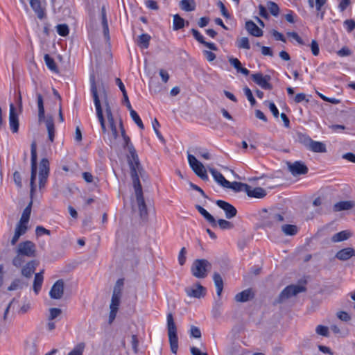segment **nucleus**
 I'll list each match as a JSON object with an SVG mask.
<instances>
[{
    "label": "nucleus",
    "instance_id": "45",
    "mask_svg": "<svg viewBox=\"0 0 355 355\" xmlns=\"http://www.w3.org/2000/svg\"><path fill=\"white\" fill-rule=\"evenodd\" d=\"M237 47L239 49H250V44L249 42V40L246 37H243L240 38L237 40Z\"/></svg>",
    "mask_w": 355,
    "mask_h": 355
},
{
    "label": "nucleus",
    "instance_id": "49",
    "mask_svg": "<svg viewBox=\"0 0 355 355\" xmlns=\"http://www.w3.org/2000/svg\"><path fill=\"white\" fill-rule=\"evenodd\" d=\"M121 297V296L115 295L112 294V300H111V303H110V309H119V304H120Z\"/></svg>",
    "mask_w": 355,
    "mask_h": 355
},
{
    "label": "nucleus",
    "instance_id": "59",
    "mask_svg": "<svg viewBox=\"0 0 355 355\" xmlns=\"http://www.w3.org/2000/svg\"><path fill=\"white\" fill-rule=\"evenodd\" d=\"M191 336L195 338H200L201 337V331L197 327L192 326L190 329Z\"/></svg>",
    "mask_w": 355,
    "mask_h": 355
},
{
    "label": "nucleus",
    "instance_id": "44",
    "mask_svg": "<svg viewBox=\"0 0 355 355\" xmlns=\"http://www.w3.org/2000/svg\"><path fill=\"white\" fill-rule=\"evenodd\" d=\"M85 347L84 343H80L73 347L68 355H83Z\"/></svg>",
    "mask_w": 355,
    "mask_h": 355
},
{
    "label": "nucleus",
    "instance_id": "30",
    "mask_svg": "<svg viewBox=\"0 0 355 355\" xmlns=\"http://www.w3.org/2000/svg\"><path fill=\"white\" fill-rule=\"evenodd\" d=\"M215 286L216 288V293L218 297L221 295L223 289V281L220 274L215 272L213 276Z\"/></svg>",
    "mask_w": 355,
    "mask_h": 355
},
{
    "label": "nucleus",
    "instance_id": "10",
    "mask_svg": "<svg viewBox=\"0 0 355 355\" xmlns=\"http://www.w3.org/2000/svg\"><path fill=\"white\" fill-rule=\"evenodd\" d=\"M17 252L23 256L33 257L35 254V245L30 241H26L19 244Z\"/></svg>",
    "mask_w": 355,
    "mask_h": 355
},
{
    "label": "nucleus",
    "instance_id": "50",
    "mask_svg": "<svg viewBox=\"0 0 355 355\" xmlns=\"http://www.w3.org/2000/svg\"><path fill=\"white\" fill-rule=\"evenodd\" d=\"M315 331L318 335L327 337L329 336V329L326 326L318 325Z\"/></svg>",
    "mask_w": 355,
    "mask_h": 355
},
{
    "label": "nucleus",
    "instance_id": "3",
    "mask_svg": "<svg viewBox=\"0 0 355 355\" xmlns=\"http://www.w3.org/2000/svg\"><path fill=\"white\" fill-rule=\"evenodd\" d=\"M166 319L171 350L173 354H176L178 349V338L177 335V328L173 320V314L171 313H168Z\"/></svg>",
    "mask_w": 355,
    "mask_h": 355
},
{
    "label": "nucleus",
    "instance_id": "38",
    "mask_svg": "<svg viewBox=\"0 0 355 355\" xmlns=\"http://www.w3.org/2000/svg\"><path fill=\"white\" fill-rule=\"evenodd\" d=\"M31 207L32 201L30 202V203L26 206V207L23 211L21 218L19 220V221L21 222V223L28 224L31 216Z\"/></svg>",
    "mask_w": 355,
    "mask_h": 355
},
{
    "label": "nucleus",
    "instance_id": "32",
    "mask_svg": "<svg viewBox=\"0 0 355 355\" xmlns=\"http://www.w3.org/2000/svg\"><path fill=\"white\" fill-rule=\"evenodd\" d=\"M308 149L315 153H325L327 150L323 143L313 140H312Z\"/></svg>",
    "mask_w": 355,
    "mask_h": 355
},
{
    "label": "nucleus",
    "instance_id": "19",
    "mask_svg": "<svg viewBox=\"0 0 355 355\" xmlns=\"http://www.w3.org/2000/svg\"><path fill=\"white\" fill-rule=\"evenodd\" d=\"M245 28L250 35L254 37H261L263 35V31L252 20L245 22Z\"/></svg>",
    "mask_w": 355,
    "mask_h": 355
},
{
    "label": "nucleus",
    "instance_id": "39",
    "mask_svg": "<svg viewBox=\"0 0 355 355\" xmlns=\"http://www.w3.org/2000/svg\"><path fill=\"white\" fill-rule=\"evenodd\" d=\"M184 19L179 15L176 14L173 16V28L174 31H178L184 26Z\"/></svg>",
    "mask_w": 355,
    "mask_h": 355
},
{
    "label": "nucleus",
    "instance_id": "6",
    "mask_svg": "<svg viewBox=\"0 0 355 355\" xmlns=\"http://www.w3.org/2000/svg\"><path fill=\"white\" fill-rule=\"evenodd\" d=\"M188 162L194 173L202 180H207L208 175L204 165L195 156L188 154Z\"/></svg>",
    "mask_w": 355,
    "mask_h": 355
},
{
    "label": "nucleus",
    "instance_id": "63",
    "mask_svg": "<svg viewBox=\"0 0 355 355\" xmlns=\"http://www.w3.org/2000/svg\"><path fill=\"white\" fill-rule=\"evenodd\" d=\"M217 6L220 8V12H221L223 16L226 17V18H229L230 17V15L228 13L227 10L226 9L224 3L222 1H219L217 3Z\"/></svg>",
    "mask_w": 355,
    "mask_h": 355
},
{
    "label": "nucleus",
    "instance_id": "42",
    "mask_svg": "<svg viewBox=\"0 0 355 355\" xmlns=\"http://www.w3.org/2000/svg\"><path fill=\"white\" fill-rule=\"evenodd\" d=\"M218 226L222 230H231L234 227V225L225 219H219L216 220V227Z\"/></svg>",
    "mask_w": 355,
    "mask_h": 355
},
{
    "label": "nucleus",
    "instance_id": "55",
    "mask_svg": "<svg viewBox=\"0 0 355 355\" xmlns=\"http://www.w3.org/2000/svg\"><path fill=\"white\" fill-rule=\"evenodd\" d=\"M187 250L184 247L182 248L178 254V262L180 265L183 266L186 261Z\"/></svg>",
    "mask_w": 355,
    "mask_h": 355
},
{
    "label": "nucleus",
    "instance_id": "57",
    "mask_svg": "<svg viewBox=\"0 0 355 355\" xmlns=\"http://www.w3.org/2000/svg\"><path fill=\"white\" fill-rule=\"evenodd\" d=\"M24 259H23V255L17 253V255L12 259V264L19 268L21 267L24 263Z\"/></svg>",
    "mask_w": 355,
    "mask_h": 355
},
{
    "label": "nucleus",
    "instance_id": "21",
    "mask_svg": "<svg viewBox=\"0 0 355 355\" xmlns=\"http://www.w3.org/2000/svg\"><path fill=\"white\" fill-rule=\"evenodd\" d=\"M353 256H355V250L352 248L342 249L336 254V257L341 261L348 260Z\"/></svg>",
    "mask_w": 355,
    "mask_h": 355
},
{
    "label": "nucleus",
    "instance_id": "22",
    "mask_svg": "<svg viewBox=\"0 0 355 355\" xmlns=\"http://www.w3.org/2000/svg\"><path fill=\"white\" fill-rule=\"evenodd\" d=\"M196 208L212 227H216V220L211 214L200 205H196Z\"/></svg>",
    "mask_w": 355,
    "mask_h": 355
},
{
    "label": "nucleus",
    "instance_id": "17",
    "mask_svg": "<svg viewBox=\"0 0 355 355\" xmlns=\"http://www.w3.org/2000/svg\"><path fill=\"white\" fill-rule=\"evenodd\" d=\"M64 293V282L62 279H59L55 282L53 285L49 295L52 299H60Z\"/></svg>",
    "mask_w": 355,
    "mask_h": 355
},
{
    "label": "nucleus",
    "instance_id": "2",
    "mask_svg": "<svg viewBox=\"0 0 355 355\" xmlns=\"http://www.w3.org/2000/svg\"><path fill=\"white\" fill-rule=\"evenodd\" d=\"M90 91L93 98L96 114L97 119L100 123L101 128L103 133L107 132V128L105 125V120L103 112V107L101 103V101L98 96L97 86L95 80V76L94 74L90 75Z\"/></svg>",
    "mask_w": 355,
    "mask_h": 355
},
{
    "label": "nucleus",
    "instance_id": "46",
    "mask_svg": "<svg viewBox=\"0 0 355 355\" xmlns=\"http://www.w3.org/2000/svg\"><path fill=\"white\" fill-rule=\"evenodd\" d=\"M56 31L62 37H65L69 35V29L66 24H58L56 26Z\"/></svg>",
    "mask_w": 355,
    "mask_h": 355
},
{
    "label": "nucleus",
    "instance_id": "60",
    "mask_svg": "<svg viewBox=\"0 0 355 355\" xmlns=\"http://www.w3.org/2000/svg\"><path fill=\"white\" fill-rule=\"evenodd\" d=\"M13 179L15 184L18 188H21L22 182H21V176L19 172L15 171L13 173Z\"/></svg>",
    "mask_w": 355,
    "mask_h": 355
},
{
    "label": "nucleus",
    "instance_id": "27",
    "mask_svg": "<svg viewBox=\"0 0 355 355\" xmlns=\"http://www.w3.org/2000/svg\"><path fill=\"white\" fill-rule=\"evenodd\" d=\"M37 107H38V119L40 122L45 120V111L44 107V102L42 96L37 94Z\"/></svg>",
    "mask_w": 355,
    "mask_h": 355
},
{
    "label": "nucleus",
    "instance_id": "18",
    "mask_svg": "<svg viewBox=\"0 0 355 355\" xmlns=\"http://www.w3.org/2000/svg\"><path fill=\"white\" fill-rule=\"evenodd\" d=\"M245 193L250 198H263L266 196V191L261 187L252 188L248 184Z\"/></svg>",
    "mask_w": 355,
    "mask_h": 355
},
{
    "label": "nucleus",
    "instance_id": "64",
    "mask_svg": "<svg viewBox=\"0 0 355 355\" xmlns=\"http://www.w3.org/2000/svg\"><path fill=\"white\" fill-rule=\"evenodd\" d=\"M272 35L274 38L277 41H282L283 42H286V38L284 35L276 30H273L272 31Z\"/></svg>",
    "mask_w": 355,
    "mask_h": 355
},
{
    "label": "nucleus",
    "instance_id": "15",
    "mask_svg": "<svg viewBox=\"0 0 355 355\" xmlns=\"http://www.w3.org/2000/svg\"><path fill=\"white\" fill-rule=\"evenodd\" d=\"M187 295L191 297L201 298L206 294V289L200 284H196L191 287H187L185 288Z\"/></svg>",
    "mask_w": 355,
    "mask_h": 355
},
{
    "label": "nucleus",
    "instance_id": "33",
    "mask_svg": "<svg viewBox=\"0 0 355 355\" xmlns=\"http://www.w3.org/2000/svg\"><path fill=\"white\" fill-rule=\"evenodd\" d=\"M120 130H121V136L124 141L123 146H124V148H127L128 150L129 151V153H131L130 148H135V147L132 145V144L131 143L130 137L128 135H126L125 129L123 128V123L121 121L120 122Z\"/></svg>",
    "mask_w": 355,
    "mask_h": 355
},
{
    "label": "nucleus",
    "instance_id": "14",
    "mask_svg": "<svg viewBox=\"0 0 355 355\" xmlns=\"http://www.w3.org/2000/svg\"><path fill=\"white\" fill-rule=\"evenodd\" d=\"M288 168L291 174L294 176L305 175L308 173L307 166L300 161L293 163H288Z\"/></svg>",
    "mask_w": 355,
    "mask_h": 355
},
{
    "label": "nucleus",
    "instance_id": "43",
    "mask_svg": "<svg viewBox=\"0 0 355 355\" xmlns=\"http://www.w3.org/2000/svg\"><path fill=\"white\" fill-rule=\"evenodd\" d=\"M267 7L269 10L271 15H272L275 17H277L279 15V8L278 5L273 2V1H268L267 2Z\"/></svg>",
    "mask_w": 355,
    "mask_h": 355
},
{
    "label": "nucleus",
    "instance_id": "62",
    "mask_svg": "<svg viewBox=\"0 0 355 355\" xmlns=\"http://www.w3.org/2000/svg\"><path fill=\"white\" fill-rule=\"evenodd\" d=\"M191 33L195 37V39L199 42L200 43L205 42L204 37L200 34V33L196 29H191Z\"/></svg>",
    "mask_w": 355,
    "mask_h": 355
},
{
    "label": "nucleus",
    "instance_id": "13",
    "mask_svg": "<svg viewBox=\"0 0 355 355\" xmlns=\"http://www.w3.org/2000/svg\"><path fill=\"white\" fill-rule=\"evenodd\" d=\"M310 8L315 7L316 17L320 20H323L326 8L324 7L327 0H308Z\"/></svg>",
    "mask_w": 355,
    "mask_h": 355
},
{
    "label": "nucleus",
    "instance_id": "31",
    "mask_svg": "<svg viewBox=\"0 0 355 355\" xmlns=\"http://www.w3.org/2000/svg\"><path fill=\"white\" fill-rule=\"evenodd\" d=\"M196 2L194 0H181L180 7L182 10L191 12L196 9Z\"/></svg>",
    "mask_w": 355,
    "mask_h": 355
},
{
    "label": "nucleus",
    "instance_id": "34",
    "mask_svg": "<svg viewBox=\"0 0 355 355\" xmlns=\"http://www.w3.org/2000/svg\"><path fill=\"white\" fill-rule=\"evenodd\" d=\"M42 271L38 273H36L34 278L33 282V290L36 294L38 293V292L40 291L42 282H43V275H42Z\"/></svg>",
    "mask_w": 355,
    "mask_h": 355
},
{
    "label": "nucleus",
    "instance_id": "25",
    "mask_svg": "<svg viewBox=\"0 0 355 355\" xmlns=\"http://www.w3.org/2000/svg\"><path fill=\"white\" fill-rule=\"evenodd\" d=\"M253 297V293L250 289L244 290L235 295V300L238 302H245Z\"/></svg>",
    "mask_w": 355,
    "mask_h": 355
},
{
    "label": "nucleus",
    "instance_id": "23",
    "mask_svg": "<svg viewBox=\"0 0 355 355\" xmlns=\"http://www.w3.org/2000/svg\"><path fill=\"white\" fill-rule=\"evenodd\" d=\"M355 205V203L351 200L340 201L336 203L333 207L334 211H340L345 210H349L352 209Z\"/></svg>",
    "mask_w": 355,
    "mask_h": 355
},
{
    "label": "nucleus",
    "instance_id": "58",
    "mask_svg": "<svg viewBox=\"0 0 355 355\" xmlns=\"http://www.w3.org/2000/svg\"><path fill=\"white\" fill-rule=\"evenodd\" d=\"M293 101L295 103H300L302 101L308 103L309 101L306 98V94L304 93H299L293 98Z\"/></svg>",
    "mask_w": 355,
    "mask_h": 355
},
{
    "label": "nucleus",
    "instance_id": "29",
    "mask_svg": "<svg viewBox=\"0 0 355 355\" xmlns=\"http://www.w3.org/2000/svg\"><path fill=\"white\" fill-rule=\"evenodd\" d=\"M45 123L48 131L49 139L51 142H53L55 136V127L53 118L51 116L48 117L45 120Z\"/></svg>",
    "mask_w": 355,
    "mask_h": 355
},
{
    "label": "nucleus",
    "instance_id": "26",
    "mask_svg": "<svg viewBox=\"0 0 355 355\" xmlns=\"http://www.w3.org/2000/svg\"><path fill=\"white\" fill-rule=\"evenodd\" d=\"M228 184H225L224 188L231 189L235 192L239 191H245L246 188H248V184L245 183L239 182H230L228 181Z\"/></svg>",
    "mask_w": 355,
    "mask_h": 355
},
{
    "label": "nucleus",
    "instance_id": "16",
    "mask_svg": "<svg viewBox=\"0 0 355 355\" xmlns=\"http://www.w3.org/2000/svg\"><path fill=\"white\" fill-rule=\"evenodd\" d=\"M9 125L10 130L13 133H16L19 130V119L15 112V107L13 103L10 105L9 110Z\"/></svg>",
    "mask_w": 355,
    "mask_h": 355
},
{
    "label": "nucleus",
    "instance_id": "53",
    "mask_svg": "<svg viewBox=\"0 0 355 355\" xmlns=\"http://www.w3.org/2000/svg\"><path fill=\"white\" fill-rule=\"evenodd\" d=\"M343 24L349 33H351L355 28V20L354 19H346L344 21Z\"/></svg>",
    "mask_w": 355,
    "mask_h": 355
},
{
    "label": "nucleus",
    "instance_id": "7",
    "mask_svg": "<svg viewBox=\"0 0 355 355\" xmlns=\"http://www.w3.org/2000/svg\"><path fill=\"white\" fill-rule=\"evenodd\" d=\"M304 291V287L298 285H289L286 286L279 294L277 303H282L284 300L296 295Z\"/></svg>",
    "mask_w": 355,
    "mask_h": 355
},
{
    "label": "nucleus",
    "instance_id": "5",
    "mask_svg": "<svg viewBox=\"0 0 355 355\" xmlns=\"http://www.w3.org/2000/svg\"><path fill=\"white\" fill-rule=\"evenodd\" d=\"M31 174L30 180L31 196L33 197L36 189L35 179L37 175V146L35 142H33L31 146Z\"/></svg>",
    "mask_w": 355,
    "mask_h": 355
},
{
    "label": "nucleus",
    "instance_id": "35",
    "mask_svg": "<svg viewBox=\"0 0 355 355\" xmlns=\"http://www.w3.org/2000/svg\"><path fill=\"white\" fill-rule=\"evenodd\" d=\"M103 105L105 107V114L108 121L109 123H115L114 116L111 110V106L107 99V97L105 96L103 99Z\"/></svg>",
    "mask_w": 355,
    "mask_h": 355
},
{
    "label": "nucleus",
    "instance_id": "12",
    "mask_svg": "<svg viewBox=\"0 0 355 355\" xmlns=\"http://www.w3.org/2000/svg\"><path fill=\"white\" fill-rule=\"evenodd\" d=\"M216 204L225 211L226 218L232 219L236 216L237 210L230 203L222 200H218L216 201Z\"/></svg>",
    "mask_w": 355,
    "mask_h": 355
},
{
    "label": "nucleus",
    "instance_id": "4",
    "mask_svg": "<svg viewBox=\"0 0 355 355\" xmlns=\"http://www.w3.org/2000/svg\"><path fill=\"white\" fill-rule=\"evenodd\" d=\"M211 263L206 259H196L191 268L193 276L196 278L203 279L207 276V272L211 268Z\"/></svg>",
    "mask_w": 355,
    "mask_h": 355
},
{
    "label": "nucleus",
    "instance_id": "20",
    "mask_svg": "<svg viewBox=\"0 0 355 355\" xmlns=\"http://www.w3.org/2000/svg\"><path fill=\"white\" fill-rule=\"evenodd\" d=\"M30 6L39 19H42L45 17V11L44 8H42L40 0H31Z\"/></svg>",
    "mask_w": 355,
    "mask_h": 355
},
{
    "label": "nucleus",
    "instance_id": "54",
    "mask_svg": "<svg viewBox=\"0 0 355 355\" xmlns=\"http://www.w3.org/2000/svg\"><path fill=\"white\" fill-rule=\"evenodd\" d=\"M27 224L26 223H21V222L19 221V223L17 224L15 232L20 234V235L24 234L27 231Z\"/></svg>",
    "mask_w": 355,
    "mask_h": 355
},
{
    "label": "nucleus",
    "instance_id": "11",
    "mask_svg": "<svg viewBox=\"0 0 355 355\" xmlns=\"http://www.w3.org/2000/svg\"><path fill=\"white\" fill-rule=\"evenodd\" d=\"M252 80L263 89H271L272 85L269 83L271 79L270 75L263 76L261 73H254L251 76Z\"/></svg>",
    "mask_w": 355,
    "mask_h": 355
},
{
    "label": "nucleus",
    "instance_id": "9",
    "mask_svg": "<svg viewBox=\"0 0 355 355\" xmlns=\"http://www.w3.org/2000/svg\"><path fill=\"white\" fill-rule=\"evenodd\" d=\"M135 191L140 217L141 219L146 220L148 216V212L147 207L143 196L142 187H135Z\"/></svg>",
    "mask_w": 355,
    "mask_h": 355
},
{
    "label": "nucleus",
    "instance_id": "28",
    "mask_svg": "<svg viewBox=\"0 0 355 355\" xmlns=\"http://www.w3.org/2000/svg\"><path fill=\"white\" fill-rule=\"evenodd\" d=\"M35 261H31L28 262L22 268L21 274L26 277H31L32 274L35 272Z\"/></svg>",
    "mask_w": 355,
    "mask_h": 355
},
{
    "label": "nucleus",
    "instance_id": "52",
    "mask_svg": "<svg viewBox=\"0 0 355 355\" xmlns=\"http://www.w3.org/2000/svg\"><path fill=\"white\" fill-rule=\"evenodd\" d=\"M243 92L245 95L246 96L248 100L250 101L252 105H254L256 103V101L252 95V91L248 87H245L243 88Z\"/></svg>",
    "mask_w": 355,
    "mask_h": 355
},
{
    "label": "nucleus",
    "instance_id": "1",
    "mask_svg": "<svg viewBox=\"0 0 355 355\" xmlns=\"http://www.w3.org/2000/svg\"><path fill=\"white\" fill-rule=\"evenodd\" d=\"M131 153L128 155V162L130 169L134 188L141 187L139 177H142L144 170L141 166L137 153L135 148H130Z\"/></svg>",
    "mask_w": 355,
    "mask_h": 355
},
{
    "label": "nucleus",
    "instance_id": "47",
    "mask_svg": "<svg viewBox=\"0 0 355 355\" xmlns=\"http://www.w3.org/2000/svg\"><path fill=\"white\" fill-rule=\"evenodd\" d=\"M152 125L157 137L161 141L164 142V139L158 130V128L160 126V125L157 119H154V120L152 121Z\"/></svg>",
    "mask_w": 355,
    "mask_h": 355
},
{
    "label": "nucleus",
    "instance_id": "37",
    "mask_svg": "<svg viewBox=\"0 0 355 355\" xmlns=\"http://www.w3.org/2000/svg\"><path fill=\"white\" fill-rule=\"evenodd\" d=\"M350 237V233L347 231H341L338 233L335 234L332 238L331 241L334 243L340 242L343 241H345Z\"/></svg>",
    "mask_w": 355,
    "mask_h": 355
},
{
    "label": "nucleus",
    "instance_id": "56",
    "mask_svg": "<svg viewBox=\"0 0 355 355\" xmlns=\"http://www.w3.org/2000/svg\"><path fill=\"white\" fill-rule=\"evenodd\" d=\"M35 234L37 236H42L44 234L50 235L51 232L42 226H37L35 228Z\"/></svg>",
    "mask_w": 355,
    "mask_h": 355
},
{
    "label": "nucleus",
    "instance_id": "41",
    "mask_svg": "<svg viewBox=\"0 0 355 355\" xmlns=\"http://www.w3.org/2000/svg\"><path fill=\"white\" fill-rule=\"evenodd\" d=\"M297 139L300 143L303 144L307 149L309 148L312 139L307 135L298 133L297 134Z\"/></svg>",
    "mask_w": 355,
    "mask_h": 355
},
{
    "label": "nucleus",
    "instance_id": "24",
    "mask_svg": "<svg viewBox=\"0 0 355 355\" xmlns=\"http://www.w3.org/2000/svg\"><path fill=\"white\" fill-rule=\"evenodd\" d=\"M210 173L212 175L214 179L223 187L225 184H228V180H227L223 174L213 168H209Z\"/></svg>",
    "mask_w": 355,
    "mask_h": 355
},
{
    "label": "nucleus",
    "instance_id": "8",
    "mask_svg": "<svg viewBox=\"0 0 355 355\" xmlns=\"http://www.w3.org/2000/svg\"><path fill=\"white\" fill-rule=\"evenodd\" d=\"M49 173V162L46 158H43L40 163L39 170V188L43 189L47 182Z\"/></svg>",
    "mask_w": 355,
    "mask_h": 355
},
{
    "label": "nucleus",
    "instance_id": "40",
    "mask_svg": "<svg viewBox=\"0 0 355 355\" xmlns=\"http://www.w3.org/2000/svg\"><path fill=\"white\" fill-rule=\"evenodd\" d=\"M282 230L286 235L293 236L297 234V227L293 225H284Z\"/></svg>",
    "mask_w": 355,
    "mask_h": 355
},
{
    "label": "nucleus",
    "instance_id": "61",
    "mask_svg": "<svg viewBox=\"0 0 355 355\" xmlns=\"http://www.w3.org/2000/svg\"><path fill=\"white\" fill-rule=\"evenodd\" d=\"M270 218L271 219L272 223H279L284 220V217L281 214L276 213L270 214Z\"/></svg>",
    "mask_w": 355,
    "mask_h": 355
},
{
    "label": "nucleus",
    "instance_id": "51",
    "mask_svg": "<svg viewBox=\"0 0 355 355\" xmlns=\"http://www.w3.org/2000/svg\"><path fill=\"white\" fill-rule=\"evenodd\" d=\"M62 313L60 309L58 308H51L49 309V320H53L58 317Z\"/></svg>",
    "mask_w": 355,
    "mask_h": 355
},
{
    "label": "nucleus",
    "instance_id": "48",
    "mask_svg": "<svg viewBox=\"0 0 355 355\" xmlns=\"http://www.w3.org/2000/svg\"><path fill=\"white\" fill-rule=\"evenodd\" d=\"M21 281L19 279H14L11 284L8 287V291H16L17 289L21 288Z\"/></svg>",
    "mask_w": 355,
    "mask_h": 355
},
{
    "label": "nucleus",
    "instance_id": "36",
    "mask_svg": "<svg viewBox=\"0 0 355 355\" xmlns=\"http://www.w3.org/2000/svg\"><path fill=\"white\" fill-rule=\"evenodd\" d=\"M150 36L147 33H143L138 37V45L143 49H147L149 46Z\"/></svg>",
    "mask_w": 355,
    "mask_h": 355
}]
</instances>
